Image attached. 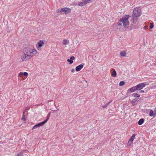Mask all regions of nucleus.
<instances>
[{
  "label": "nucleus",
  "instance_id": "39448f33",
  "mask_svg": "<svg viewBox=\"0 0 156 156\" xmlns=\"http://www.w3.org/2000/svg\"><path fill=\"white\" fill-rule=\"evenodd\" d=\"M136 86L137 90H140L145 86V84L144 83H142L138 84Z\"/></svg>",
  "mask_w": 156,
  "mask_h": 156
},
{
  "label": "nucleus",
  "instance_id": "aec40b11",
  "mask_svg": "<svg viewBox=\"0 0 156 156\" xmlns=\"http://www.w3.org/2000/svg\"><path fill=\"white\" fill-rule=\"evenodd\" d=\"M125 82L123 81H121L119 84L120 86H122L125 84Z\"/></svg>",
  "mask_w": 156,
  "mask_h": 156
},
{
  "label": "nucleus",
  "instance_id": "2eb2a0df",
  "mask_svg": "<svg viewBox=\"0 0 156 156\" xmlns=\"http://www.w3.org/2000/svg\"><path fill=\"white\" fill-rule=\"evenodd\" d=\"M31 54H33L34 55H36L37 53V51L35 49H33L31 51Z\"/></svg>",
  "mask_w": 156,
  "mask_h": 156
},
{
  "label": "nucleus",
  "instance_id": "423d86ee",
  "mask_svg": "<svg viewBox=\"0 0 156 156\" xmlns=\"http://www.w3.org/2000/svg\"><path fill=\"white\" fill-rule=\"evenodd\" d=\"M62 11L65 12L66 14H67L70 12L71 9L67 8H63L62 9Z\"/></svg>",
  "mask_w": 156,
  "mask_h": 156
},
{
  "label": "nucleus",
  "instance_id": "dca6fc26",
  "mask_svg": "<svg viewBox=\"0 0 156 156\" xmlns=\"http://www.w3.org/2000/svg\"><path fill=\"white\" fill-rule=\"evenodd\" d=\"M144 120L143 119H140L138 122V124L139 125H141L144 122Z\"/></svg>",
  "mask_w": 156,
  "mask_h": 156
},
{
  "label": "nucleus",
  "instance_id": "f03ea898",
  "mask_svg": "<svg viewBox=\"0 0 156 156\" xmlns=\"http://www.w3.org/2000/svg\"><path fill=\"white\" fill-rule=\"evenodd\" d=\"M129 17V16L128 15H127L124 16L122 19H121L119 22L118 23V25L122 26V24H123V26L125 28H127L129 25V22L128 20V19Z\"/></svg>",
  "mask_w": 156,
  "mask_h": 156
},
{
  "label": "nucleus",
  "instance_id": "9d476101",
  "mask_svg": "<svg viewBox=\"0 0 156 156\" xmlns=\"http://www.w3.org/2000/svg\"><path fill=\"white\" fill-rule=\"evenodd\" d=\"M44 42L43 41H40L38 42V46L37 47V48L39 49V48H40L41 47L43 44H44Z\"/></svg>",
  "mask_w": 156,
  "mask_h": 156
},
{
  "label": "nucleus",
  "instance_id": "1a4fd4ad",
  "mask_svg": "<svg viewBox=\"0 0 156 156\" xmlns=\"http://www.w3.org/2000/svg\"><path fill=\"white\" fill-rule=\"evenodd\" d=\"M75 59V58L73 56H72L71 57H70L69 59H68L67 60V61L68 62H69L70 64H71L73 62V60Z\"/></svg>",
  "mask_w": 156,
  "mask_h": 156
},
{
  "label": "nucleus",
  "instance_id": "4be33fe9",
  "mask_svg": "<svg viewBox=\"0 0 156 156\" xmlns=\"http://www.w3.org/2000/svg\"><path fill=\"white\" fill-rule=\"evenodd\" d=\"M78 5L79 6H84V5H83V2L82 1V2H79L78 3Z\"/></svg>",
  "mask_w": 156,
  "mask_h": 156
},
{
  "label": "nucleus",
  "instance_id": "6e6552de",
  "mask_svg": "<svg viewBox=\"0 0 156 156\" xmlns=\"http://www.w3.org/2000/svg\"><path fill=\"white\" fill-rule=\"evenodd\" d=\"M83 67V65L80 64L76 67V71H80Z\"/></svg>",
  "mask_w": 156,
  "mask_h": 156
},
{
  "label": "nucleus",
  "instance_id": "f257e3e1",
  "mask_svg": "<svg viewBox=\"0 0 156 156\" xmlns=\"http://www.w3.org/2000/svg\"><path fill=\"white\" fill-rule=\"evenodd\" d=\"M141 14L140 9L138 7L135 8L132 14L133 19L131 20L132 22L134 24H135L138 20V18Z\"/></svg>",
  "mask_w": 156,
  "mask_h": 156
},
{
  "label": "nucleus",
  "instance_id": "5701e85b",
  "mask_svg": "<svg viewBox=\"0 0 156 156\" xmlns=\"http://www.w3.org/2000/svg\"><path fill=\"white\" fill-rule=\"evenodd\" d=\"M23 153L22 152H21L17 154L16 156H23Z\"/></svg>",
  "mask_w": 156,
  "mask_h": 156
},
{
  "label": "nucleus",
  "instance_id": "f8f14e48",
  "mask_svg": "<svg viewBox=\"0 0 156 156\" xmlns=\"http://www.w3.org/2000/svg\"><path fill=\"white\" fill-rule=\"evenodd\" d=\"M129 90L131 92H133L137 90L136 86L132 87L130 89H128V90Z\"/></svg>",
  "mask_w": 156,
  "mask_h": 156
},
{
  "label": "nucleus",
  "instance_id": "a878e982",
  "mask_svg": "<svg viewBox=\"0 0 156 156\" xmlns=\"http://www.w3.org/2000/svg\"><path fill=\"white\" fill-rule=\"evenodd\" d=\"M23 74L25 76H27L28 75V73L27 72H24L23 73Z\"/></svg>",
  "mask_w": 156,
  "mask_h": 156
},
{
  "label": "nucleus",
  "instance_id": "412c9836",
  "mask_svg": "<svg viewBox=\"0 0 156 156\" xmlns=\"http://www.w3.org/2000/svg\"><path fill=\"white\" fill-rule=\"evenodd\" d=\"M111 101L109 102H108L105 105H103V108H105V107H107V106L109 105V104L111 103Z\"/></svg>",
  "mask_w": 156,
  "mask_h": 156
},
{
  "label": "nucleus",
  "instance_id": "20e7f679",
  "mask_svg": "<svg viewBox=\"0 0 156 156\" xmlns=\"http://www.w3.org/2000/svg\"><path fill=\"white\" fill-rule=\"evenodd\" d=\"M47 122V120L41 122L39 123L37 125L34 126L32 128V130H34V129H36L40 126H42L44 125Z\"/></svg>",
  "mask_w": 156,
  "mask_h": 156
},
{
  "label": "nucleus",
  "instance_id": "9b49d317",
  "mask_svg": "<svg viewBox=\"0 0 156 156\" xmlns=\"http://www.w3.org/2000/svg\"><path fill=\"white\" fill-rule=\"evenodd\" d=\"M154 111L155 112L154 113L153 110H151L150 111L149 115L150 116H153L155 115V113L156 112V110H155Z\"/></svg>",
  "mask_w": 156,
  "mask_h": 156
},
{
  "label": "nucleus",
  "instance_id": "6ab92c4d",
  "mask_svg": "<svg viewBox=\"0 0 156 156\" xmlns=\"http://www.w3.org/2000/svg\"><path fill=\"white\" fill-rule=\"evenodd\" d=\"M132 95L134 97L139 98L140 97V95L136 93H133L132 94Z\"/></svg>",
  "mask_w": 156,
  "mask_h": 156
},
{
  "label": "nucleus",
  "instance_id": "bb28decb",
  "mask_svg": "<svg viewBox=\"0 0 156 156\" xmlns=\"http://www.w3.org/2000/svg\"><path fill=\"white\" fill-rule=\"evenodd\" d=\"M23 75V73L22 72H20L19 74V76H21Z\"/></svg>",
  "mask_w": 156,
  "mask_h": 156
},
{
  "label": "nucleus",
  "instance_id": "0eeeda50",
  "mask_svg": "<svg viewBox=\"0 0 156 156\" xmlns=\"http://www.w3.org/2000/svg\"><path fill=\"white\" fill-rule=\"evenodd\" d=\"M31 50L30 49L28 48H25L23 50V53L27 54L28 55H31Z\"/></svg>",
  "mask_w": 156,
  "mask_h": 156
},
{
  "label": "nucleus",
  "instance_id": "4468645a",
  "mask_svg": "<svg viewBox=\"0 0 156 156\" xmlns=\"http://www.w3.org/2000/svg\"><path fill=\"white\" fill-rule=\"evenodd\" d=\"M69 42V40L66 39H64L62 41V43L64 45L67 44Z\"/></svg>",
  "mask_w": 156,
  "mask_h": 156
},
{
  "label": "nucleus",
  "instance_id": "2f4dec72",
  "mask_svg": "<svg viewBox=\"0 0 156 156\" xmlns=\"http://www.w3.org/2000/svg\"><path fill=\"white\" fill-rule=\"evenodd\" d=\"M135 136H136L135 134H133L132 135V136H131V137H133V138H134V137H135Z\"/></svg>",
  "mask_w": 156,
  "mask_h": 156
},
{
  "label": "nucleus",
  "instance_id": "7c9ffc66",
  "mask_svg": "<svg viewBox=\"0 0 156 156\" xmlns=\"http://www.w3.org/2000/svg\"><path fill=\"white\" fill-rule=\"evenodd\" d=\"M75 70L74 69H72V70H71V72H72V73H73L75 72Z\"/></svg>",
  "mask_w": 156,
  "mask_h": 156
},
{
  "label": "nucleus",
  "instance_id": "cd10ccee",
  "mask_svg": "<svg viewBox=\"0 0 156 156\" xmlns=\"http://www.w3.org/2000/svg\"><path fill=\"white\" fill-rule=\"evenodd\" d=\"M154 27V26L153 24H151V25L150 26V29H152Z\"/></svg>",
  "mask_w": 156,
  "mask_h": 156
},
{
  "label": "nucleus",
  "instance_id": "f3484780",
  "mask_svg": "<svg viewBox=\"0 0 156 156\" xmlns=\"http://www.w3.org/2000/svg\"><path fill=\"white\" fill-rule=\"evenodd\" d=\"M113 69V70L112 73V76L113 77H115L116 76V72L114 69Z\"/></svg>",
  "mask_w": 156,
  "mask_h": 156
},
{
  "label": "nucleus",
  "instance_id": "473e14b6",
  "mask_svg": "<svg viewBox=\"0 0 156 156\" xmlns=\"http://www.w3.org/2000/svg\"><path fill=\"white\" fill-rule=\"evenodd\" d=\"M48 119H49V117H47V119L46 120H45V121L47 120V122L48 120Z\"/></svg>",
  "mask_w": 156,
  "mask_h": 156
},
{
  "label": "nucleus",
  "instance_id": "ddd939ff",
  "mask_svg": "<svg viewBox=\"0 0 156 156\" xmlns=\"http://www.w3.org/2000/svg\"><path fill=\"white\" fill-rule=\"evenodd\" d=\"M82 1L83 2V5H84L87 3H91L92 2V1L90 0H82Z\"/></svg>",
  "mask_w": 156,
  "mask_h": 156
},
{
  "label": "nucleus",
  "instance_id": "393cba45",
  "mask_svg": "<svg viewBox=\"0 0 156 156\" xmlns=\"http://www.w3.org/2000/svg\"><path fill=\"white\" fill-rule=\"evenodd\" d=\"M134 140V138L133 137H131L129 139V142L131 141L132 142H133Z\"/></svg>",
  "mask_w": 156,
  "mask_h": 156
},
{
  "label": "nucleus",
  "instance_id": "b1692460",
  "mask_svg": "<svg viewBox=\"0 0 156 156\" xmlns=\"http://www.w3.org/2000/svg\"><path fill=\"white\" fill-rule=\"evenodd\" d=\"M24 112H23V116H22V119H21L22 120H23V121H24L25 120V118H24Z\"/></svg>",
  "mask_w": 156,
  "mask_h": 156
},
{
  "label": "nucleus",
  "instance_id": "7ed1b4c3",
  "mask_svg": "<svg viewBox=\"0 0 156 156\" xmlns=\"http://www.w3.org/2000/svg\"><path fill=\"white\" fill-rule=\"evenodd\" d=\"M33 56V55H28L24 53L21 56V59L23 61H27L30 58Z\"/></svg>",
  "mask_w": 156,
  "mask_h": 156
},
{
  "label": "nucleus",
  "instance_id": "a211bd4d",
  "mask_svg": "<svg viewBox=\"0 0 156 156\" xmlns=\"http://www.w3.org/2000/svg\"><path fill=\"white\" fill-rule=\"evenodd\" d=\"M120 54L122 56H125L126 55V54L125 51H123L120 52Z\"/></svg>",
  "mask_w": 156,
  "mask_h": 156
},
{
  "label": "nucleus",
  "instance_id": "c85d7f7f",
  "mask_svg": "<svg viewBox=\"0 0 156 156\" xmlns=\"http://www.w3.org/2000/svg\"><path fill=\"white\" fill-rule=\"evenodd\" d=\"M144 90H141L140 91V93H144Z\"/></svg>",
  "mask_w": 156,
  "mask_h": 156
},
{
  "label": "nucleus",
  "instance_id": "c756f323",
  "mask_svg": "<svg viewBox=\"0 0 156 156\" xmlns=\"http://www.w3.org/2000/svg\"><path fill=\"white\" fill-rule=\"evenodd\" d=\"M62 9H61V10H59V9H58L57 10V12H61V11H62Z\"/></svg>",
  "mask_w": 156,
  "mask_h": 156
}]
</instances>
